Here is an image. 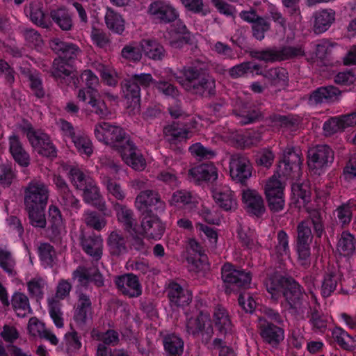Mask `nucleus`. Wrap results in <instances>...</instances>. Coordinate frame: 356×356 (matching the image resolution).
Listing matches in <instances>:
<instances>
[{
    "label": "nucleus",
    "mask_w": 356,
    "mask_h": 356,
    "mask_svg": "<svg viewBox=\"0 0 356 356\" xmlns=\"http://www.w3.org/2000/svg\"><path fill=\"white\" fill-rule=\"evenodd\" d=\"M300 154L288 147L279 162L276 172L268 178L264 186V193L268 206L273 212L282 211L285 206V179L297 178L300 175Z\"/></svg>",
    "instance_id": "1"
},
{
    "label": "nucleus",
    "mask_w": 356,
    "mask_h": 356,
    "mask_svg": "<svg viewBox=\"0 0 356 356\" xmlns=\"http://www.w3.org/2000/svg\"><path fill=\"white\" fill-rule=\"evenodd\" d=\"M53 51L59 54L53 64V74L56 79H60L61 84L66 83L74 88L78 87L79 79L76 77L74 67L68 62L76 58L79 54V49L74 44L66 43L59 38H54L50 42Z\"/></svg>",
    "instance_id": "2"
},
{
    "label": "nucleus",
    "mask_w": 356,
    "mask_h": 356,
    "mask_svg": "<svg viewBox=\"0 0 356 356\" xmlns=\"http://www.w3.org/2000/svg\"><path fill=\"white\" fill-rule=\"evenodd\" d=\"M307 211L309 219L300 222L298 227L297 252L299 262L302 266L309 263L310 256L309 243L312 238L310 225H313L314 232L318 237H321L324 232L323 213L316 209H307Z\"/></svg>",
    "instance_id": "3"
},
{
    "label": "nucleus",
    "mask_w": 356,
    "mask_h": 356,
    "mask_svg": "<svg viewBox=\"0 0 356 356\" xmlns=\"http://www.w3.org/2000/svg\"><path fill=\"white\" fill-rule=\"evenodd\" d=\"M150 15L164 22H175L176 28L171 29L165 34V38L173 48H181L185 43L182 35L186 32V27L181 20L177 19V10L169 3L162 1L152 3L148 9Z\"/></svg>",
    "instance_id": "4"
},
{
    "label": "nucleus",
    "mask_w": 356,
    "mask_h": 356,
    "mask_svg": "<svg viewBox=\"0 0 356 356\" xmlns=\"http://www.w3.org/2000/svg\"><path fill=\"white\" fill-rule=\"evenodd\" d=\"M169 81L176 79L187 91L194 94H212L215 89V81L209 77L202 75V70L196 67H185L179 74L173 73L171 70L166 71Z\"/></svg>",
    "instance_id": "5"
},
{
    "label": "nucleus",
    "mask_w": 356,
    "mask_h": 356,
    "mask_svg": "<svg viewBox=\"0 0 356 356\" xmlns=\"http://www.w3.org/2000/svg\"><path fill=\"white\" fill-rule=\"evenodd\" d=\"M265 286L271 299L277 300L283 296L291 307H298L303 295L300 285L293 280L285 278L276 273L266 279Z\"/></svg>",
    "instance_id": "6"
},
{
    "label": "nucleus",
    "mask_w": 356,
    "mask_h": 356,
    "mask_svg": "<svg viewBox=\"0 0 356 356\" xmlns=\"http://www.w3.org/2000/svg\"><path fill=\"white\" fill-rule=\"evenodd\" d=\"M81 79L87 86V90L81 89L79 91L78 98L83 102L88 101L94 111L102 118H106L111 114L104 102L97 99V92L94 87L99 83L98 77L90 70L84 71L81 75Z\"/></svg>",
    "instance_id": "7"
},
{
    "label": "nucleus",
    "mask_w": 356,
    "mask_h": 356,
    "mask_svg": "<svg viewBox=\"0 0 356 356\" xmlns=\"http://www.w3.org/2000/svg\"><path fill=\"white\" fill-rule=\"evenodd\" d=\"M153 83L154 79L150 74H135L130 79L126 80L122 86V92L127 107L132 108L134 111H138L140 98L138 84L147 88Z\"/></svg>",
    "instance_id": "8"
},
{
    "label": "nucleus",
    "mask_w": 356,
    "mask_h": 356,
    "mask_svg": "<svg viewBox=\"0 0 356 356\" xmlns=\"http://www.w3.org/2000/svg\"><path fill=\"white\" fill-rule=\"evenodd\" d=\"M96 138L119 151L129 140L123 129L108 122H101L95 125L94 130Z\"/></svg>",
    "instance_id": "9"
},
{
    "label": "nucleus",
    "mask_w": 356,
    "mask_h": 356,
    "mask_svg": "<svg viewBox=\"0 0 356 356\" xmlns=\"http://www.w3.org/2000/svg\"><path fill=\"white\" fill-rule=\"evenodd\" d=\"M103 165V171L101 174L102 184L106 188L108 193L119 200L125 197V193L121 188L119 184L114 181L117 179V175L120 170V165L113 161H107L106 159H100Z\"/></svg>",
    "instance_id": "10"
},
{
    "label": "nucleus",
    "mask_w": 356,
    "mask_h": 356,
    "mask_svg": "<svg viewBox=\"0 0 356 356\" xmlns=\"http://www.w3.org/2000/svg\"><path fill=\"white\" fill-rule=\"evenodd\" d=\"M333 160L334 153L327 145H318L308 151V166L316 174H321Z\"/></svg>",
    "instance_id": "11"
},
{
    "label": "nucleus",
    "mask_w": 356,
    "mask_h": 356,
    "mask_svg": "<svg viewBox=\"0 0 356 356\" xmlns=\"http://www.w3.org/2000/svg\"><path fill=\"white\" fill-rule=\"evenodd\" d=\"M48 200L47 187L41 181H31L25 190L24 203L26 208L45 207Z\"/></svg>",
    "instance_id": "12"
},
{
    "label": "nucleus",
    "mask_w": 356,
    "mask_h": 356,
    "mask_svg": "<svg viewBox=\"0 0 356 356\" xmlns=\"http://www.w3.org/2000/svg\"><path fill=\"white\" fill-rule=\"evenodd\" d=\"M26 133L29 143L36 152L44 156H56V147L46 134L41 131H35L31 127L26 129Z\"/></svg>",
    "instance_id": "13"
},
{
    "label": "nucleus",
    "mask_w": 356,
    "mask_h": 356,
    "mask_svg": "<svg viewBox=\"0 0 356 356\" xmlns=\"http://www.w3.org/2000/svg\"><path fill=\"white\" fill-rule=\"evenodd\" d=\"M222 279L227 285L226 292L230 293L233 289H229L228 285L245 288L250 285L252 277L249 273L236 269L230 264H225L222 267Z\"/></svg>",
    "instance_id": "14"
},
{
    "label": "nucleus",
    "mask_w": 356,
    "mask_h": 356,
    "mask_svg": "<svg viewBox=\"0 0 356 356\" xmlns=\"http://www.w3.org/2000/svg\"><path fill=\"white\" fill-rule=\"evenodd\" d=\"M71 284L66 280H61L57 286L56 296L48 300L49 315L55 325L60 328L63 326V313L60 311V305L57 299H63L70 293Z\"/></svg>",
    "instance_id": "15"
},
{
    "label": "nucleus",
    "mask_w": 356,
    "mask_h": 356,
    "mask_svg": "<svg viewBox=\"0 0 356 356\" xmlns=\"http://www.w3.org/2000/svg\"><path fill=\"white\" fill-rule=\"evenodd\" d=\"M213 200L218 207L225 211H231L236 207V199L234 192L227 185L215 184L211 188Z\"/></svg>",
    "instance_id": "16"
},
{
    "label": "nucleus",
    "mask_w": 356,
    "mask_h": 356,
    "mask_svg": "<svg viewBox=\"0 0 356 356\" xmlns=\"http://www.w3.org/2000/svg\"><path fill=\"white\" fill-rule=\"evenodd\" d=\"M118 152L123 161L134 170L142 171L145 168V159L131 141H127Z\"/></svg>",
    "instance_id": "17"
},
{
    "label": "nucleus",
    "mask_w": 356,
    "mask_h": 356,
    "mask_svg": "<svg viewBox=\"0 0 356 356\" xmlns=\"http://www.w3.org/2000/svg\"><path fill=\"white\" fill-rule=\"evenodd\" d=\"M242 201L247 211L257 217L262 216L266 212L264 200L255 189L248 188L242 193Z\"/></svg>",
    "instance_id": "18"
},
{
    "label": "nucleus",
    "mask_w": 356,
    "mask_h": 356,
    "mask_svg": "<svg viewBox=\"0 0 356 356\" xmlns=\"http://www.w3.org/2000/svg\"><path fill=\"white\" fill-rule=\"evenodd\" d=\"M229 174L232 179L238 182H243L252 175V167L249 161L244 156L233 155L229 162Z\"/></svg>",
    "instance_id": "19"
},
{
    "label": "nucleus",
    "mask_w": 356,
    "mask_h": 356,
    "mask_svg": "<svg viewBox=\"0 0 356 356\" xmlns=\"http://www.w3.org/2000/svg\"><path fill=\"white\" fill-rule=\"evenodd\" d=\"M135 205L143 213L152 211V209L161 211L165 209V203L160 200L159 194L149 190L141 192L136 197Z\"/></svg>",
    "instance_id": "20"
},
{
    "label": "nucleus",
    "mask_w": 356,
    "mask_h": 356,
    "mask_svg": "<svg viewBox=\"0 0 356 356\" xmlns=\"http://www.w3.org/2000/svg\"><path fill=\"white\" fill-rule=\"evenodd\" d=\"M356 125V111L352 113L331 118L323 124V131L327 136H331L345 129Z\"/></svg>",
    "instance_id": "21"
},
{
    "label": "nucleus",
    "mask_w": 356,
    "mask_h": 356,
    "mask_svg": "<svg viewBox=\"0 0 356 356\" xmlns=\"http://www.w3.org/2000/svg\"><path fill=\"white\" fill-rule=\"evenodd\" d=\"M186 328L188 332L192 334L202 332V339L206 343L213 333L209 316L207 314L202 312L195 318H189L186 323Z\"/></svg>",
    "instance_id": "22"
},
{
    "label": "nucleus",
    "mask_w": 356,
    "mask_h": 356,
    "mask_svg": "<svg viewBox=\"0 0 356 356\" xmlns=\"http://www.w3.org/2000/svg\"><path fill=\"white\" fill-rule=\"evenodd\" d=\"M81 190H83V200L86 203L93 205L100 211H104V216H111V211L106 209L105 202L93 179H89L88 184Z\"/></svg>",
    "instance_id": "23"
},
{
    "label": "nucleus",
    "mask_w": 356,
    "mask_h": 356,
    "mask_svg": "<svg viewBox=\"0 0 356 356\" xmlns=\"http://www.w3.org/2000/svg\"><path fill=\"white\" fill-rule=\"evenodd\" d=\"M141 228V234L145 237L149 239L159 240L163 235L165 227L157 216H148L143 218Z\"/></svg>",
    "instance_id": "24"
},
{
    "label": "nucleus",
    "mask_w": 356,
    "mask_h": 356,
    "mask_svg": "<svg viewBox=\"0 0 356 356\" xmlns=\"http://www.w3.org/2000/svg\"><path fill=\"white\" fill-rule=\"evenodd\" d=\"M118 289L129 297H138L142 293V286L138 277L133 274H126L116 278Z\"/></svg>",
    "instance_id": "25"
},
{
    "label": "nucleus",
    "mask_w": 356,
    "mask_h": 356,
    "mask_svg": "<svg viewBox=\"0 0 356 356\" xmlns=\"http://www.w3.org/2000/svg\"><path fill=\"white\" fill-rule=\"evenodd\" d=\"M188 252L189 255L187 257V261L191 265V270L198 271L205 268L207 265V256L197 241H189Z\"/></svg>",
    "instance_id": "26"
},
{
    "label": "nucleus",
    "mask_w": 356,
    "mask_h": 356,
    "mask_svg": "<svg viewBox=\"0 0 356 356\" xmlns=\"http://www.w3.org/2000/svg\"><path fill=\"white\" fill-rule=\"evenodd\" d=\"M259 325L261 329L262 338L273 346H277L284 339V330L268 323L265 317H260L259 318Z\"/></svg>",
    "instance_id": "27"
},
{
    "label": "nucleus",
    "mask_w": 356,
    "mask_h": 356,
    "mask_svg": "<svg viewBox=\"0 0 356 356\" xmlns=\"http://www.w3.org/2000/svg\"><path fill=\"white\" fill-rule=\"evenodd\" d=\"M189 177L198 184L202 181H213L218 179V170L212 163H204L189 170Z\"/></svg>",
    "instance_id": "28"
},
{
    "label": "nucleus",
    "mask_w": 356,
    "mask_h": 356,
    "mask_svg": "<svg viewBox=\"0 0 356 356\" xmlns=\"http://www.w3.org/2000/svg\"><path fill=\"white\" fill-rule=\"evenodd\" d=\"M284 51L286 56L280 51L275 49H266L260 51H255L253 53L252 56L257 59L264 61H275L286 58L287 57L298 56L303 54V50L300 47L299 49L288 48L285 49Z\"/></svg>",
    "instance_id": "29"
},
{
    "label": "nucleus",
    "mask_w": 356,
    "mask_h": 356,
    "mask_svg": "<svg viewBox=\"0 0 356 356\" xmlns=\"http://www.w3.org/2000/svg\"><path fill=\"white\" fill-rule=\"evenodd\" d=\"M200 198L195 194L186 191H177L175 192L169 200L171 207L181 209L186 207L190 209L197 207Z\"/></svg>",
    "instance_id": "30"
},
{
    "label": "nucleus",
    "mask_w": 356,
    "mask_h": 356,
    "mask_svg": "<svg viewBox=\"0 0 356 356\" xmlns=\"http://www.w3.org/2000/svg\"><path fill=\"white\" fill-rule=\"evenodd\" d=\"M26 15L36 25L47 28L50 24V21L44 13L42 4L38 0L31 1L24 9Z\"/></svg>",
    "instance_id": "31"
},
{
    "label": "nucleus",
    "mask_w": 356,
    "mask_h": 356,
    "mask_svg": "<svg viewBox=\"0 0 356 356\" xmlns=\"http://www.w3.org/2000/svg\"><path fill=\"white\" fill-rule=\"evenodd\" d=\"M168 293L172 305L183 307L187 305L191 300V293L176 282L169 284Z\"/></svg>",
    "instance_id": "32"
},
{
    "label": "nucleus",
    "mask_w": 356,
    "mask_h": 356,
    "mask_svg": "<svg viewBox=\"0 0 356 356\" xmlns=\"http://www.w3.org/2000/svg\"><path fill=\"white\" fill-rule=\"evenodd\" d=\"M291 193L293 203L300 209L305 208L311 209L307 207L310 200V188L308 183H294L291 186Z\"/></svg>",
    "instance_id": "33"
},
{
    "label": "nucleus",
    "mask_w": 356,
    "mask_h": 356,
    "mask_svg": "<svg viewBox=\"0 0 356 356\" xmlns=\"http://www.w3.org/2000/svg\"><path fill=\"white\" fill-rule=\"evenodd\" d=\"M28 330L33 337H39L48 341L52 345H57L58 339L56 336L36 318H30L28 324Z\"/></svg>",
    "instance_id": "34"
},
{
    "label": "nucleus",
    "mask_w": 356,
    "mask_h": 356,
    "mask_svg": "<svg viewBox=\"0 0 356 356\" xmlns=\"http://www.w3.org/2000/svg\"><path fill=\"white\" fill-rule=\"evenodd\" d=\"M314 31L320 34L325 32L335 20V12L332 9L321 10L315 13Z\"/></svg>",
    "instance_id": "35"
},
{
    "label": "nucleus",
    "mask_w": 356,
    "mask_h": 356,
    "mask_svg": "<svg viewBox=\"0 0 356 356\" xmlns=\"http://www.w3.org/2000/svg\"><path fill=\"white\" fill-rule=\"evenodd\" d=\"M92 318L91 302L85 295L79 296L74 308L73 318L78 325H83Z\"/></svg>",
    "instance_id": "36"
},
{
    "label": "nucleus",
    "mask_w": 356,
    "mask_h": 356,
    "mask_svg": "<svg viewBox=\"0 0 356 356\" xmlns=\"http://www.w3.org/2000/svg\"><path fill=\"white\" fill-rule=\"evenodd\" d=\"M81 245L85 252L98 260L102 257L103 239L100 235L93 234L88 237H83Z\"/></svg>",
    "instance_id": "37"
},
{
    "label": "nucleus",
    "mask_w": 356,
    "mask_h": 356,
    "mask_svg": "<svg viewBox=\"0 0 356 356\" xmlns=\"http://www.w3.org/2000/svg\"><path fill=\"white\" fill-rule=\"evenodd\" d=\"M340 91L334 86L321 87L314 91L310 96L311 104L331 102L339 99Z\"/></svg>",
    "instance_id": "38"
},
{
    "label": "nucleus",
    "mask_w": 356,
    "mask_h": 356,
    "mask_svg": "<svg viewBox=\"0 0 356 356\" xmlns=\"http://www.w3.org/2000/svg\"><path fill=\"white\" fill-rule=\"evenodd\" d=\"M113 209L116 212L118 221L124 228L131 234H136V221L133 218L131 210L119 203H115Z\"/></svg>",
    "instance_id": "39"
},
{
    "label": "nucleus",
    "mask_w": 356,
    "mask_h": 356,
    "mask_svg": "<svg viewBox=\"0 0 356 356\" xmlns=\"http://www.w3.org/2000/svg\"><path fill=\"white\" fill-rule=\"evenodd\" d=\"M9 150L14 160L19 165L27 166L29 164V155L23 149L19 138L15 135L9 137Z\"/></svg>",
    "instance_id": "40"
},
{
    "label": "nucleus",
    "mask_w": 356,
    "mask_h": 356,
    "mask_svg": "<svg viewBox=\"0 0 356 356\" xmlns=\"http://www.w3.org/2000/svg\"><path fill=\"white\" fill-rule=\"evenodd\" d=\"M270 254L272 258L277 261H283L289 259V238L284 232H279L277 234V244L271 250Z\"/></svg>",
    "instance_id": "41"
},
{
    "label": "nucleus",
    "mask_w": 356,
    "mask_h": 356,
    "mask_svg": "<svg viewBox=\"0 0 356 356\" xmlns=\"http://www.w3.org/2000/svg\"><path fill=\"white\" fill-rule=\"evenodd\" d=\"M73 277L81 285H85L90 281L94 282L97 286L102 285L104 282L102 275L95 268L88 271L83 267H79L74 272Z\"/></svg>",
    "instance_id": "42"
},
{
    "label": "nucleus",
    "mask_w": 356,
    "mask_h": 356,
    "mask_svg": "<svg viewBox=\"0 0 356 356\" xmlns=\"http://www.w3.org/2000/svg\"><path fill=\"white\" fill-rule=\"evenodd\" d=\"M143 55L154 60H162L165 55L163 47L154 40H143Z\"/></svg>",
    "instance_id": "43"
},
{
    "label": "nucleus",
    "mask_w": 356,
    "mask_h": 356,
    "mask_svg": "<svg viewBox=\"0 0 356 356\" xmlns=\"http://www.w3.org/2000/svg\"><path fill=\"white\" fill-rule=\"evenodd\" d=\"M213 321L216 327L222 334H227L232 330V323L227 310L220 306L217 307L213 313Z\"/></svg>",
    "instance_id": "44"
},
{
    "label": "nucleus",
    "mask_w": 356,
    "mask_h": 356,
    "mask_svg": "<svg viewBox=\"0 0 356 356\" xmlns=\"http://www.w3.org/2000/svg\"><path fill=\"white\" fill-rule=\"evenodd\" d=\"M163 346L168 356H180L184 351L183 340L174 334L165 337Z\"/></svg>",
    "instance_id": "45"
},
{
    "label": "nucleus",
    "mask_w": 356,
    "mask_h": 356,
    "mask_svg": "<svg viewBox=\"0 0 356 356\" xmlns=\"http://www.w3.org/2000/svg\"><path fill=\"white\" fill-rule=\"evenodd\" d=\"M163 134L165 139L172 144H176L191 136L189 131L179 128L175 124L166 126L163 129Z\"/></svg>",
    "instance_id": "46"
},
{
    "label": "nucleus",
    "mask_w": 356,
    "mask_h": 356,
    "mask_svg": "<svg viewBox=\"0 0 356 356\" xmlns=\"http://www.w3.org/2000/svg\"><path fill=\"white\" fill-rule=\"evenodd\" d=\"M11 304L14 311L19 317L26 316L31 311L29 298L22 293H15L12 296Z\"/></svg>",
    "instance_id": "47"
},
{
    "label": "nucleus",
    "mask_w": 356,
    "mask_h": 356,
    "mask_svg": "<svg viewBox=\"0 0 356 356\" xmlns=\"http://www.w3.org/2000/svg\"><path fill=\"white\" fill-rule=\"evenodd\" d=\"M72 142L77 150L83 157H89L93 152L91 140L86 134L79 133L72 138Z\"/></svg>",
    "instance_id": "48"
},
{
    "label": "nucleus",
    "mask_w": 356,
    "mask_h": 356,
    "mask_svg": "<svg viewBox=\"0 0 356 356\" xmlns=\"http://www.w3.org/2000/svg\"><path fill=\"white\" fill-rule=\"evenodd\" d=\"M59 173L62 175L69 174L72 183L81 190L88 184V180L90 179V177H86L79 169L72 168L69 170L66 165H61L59 168Z\"/></svg>",
    "instance_id": "49"
},
{
    "label": "nucleus",
    "mask_w": 356,
    "mask_h": 356,
    "mask_svg": "<svg viewBox=\"0 0 356 356\" xmlns=\"http://www.w3.org/2000/svg\"><path fill=\"white\" fill-rule=\"evenodd\" d=\"M355 247L356 241L354 236L349 232H343L337 243V251L339 254L349 256L355 252Z\"/></svg>",
    "instance_id": "50"
},
{
    "label": "nucleus",
    "mask_w": 356,
    "mask_h": 356,
    "mask_svg": "<svg viewBox=\"0 0 356 356\" xmlns=\"http://www.w3.org/2000/svg\"><path fill=\"white\" fill-rule=\"evenodd\" d=\"M122 57L129 61H139L143 55V41L125 45L121 51Z\"/></svg>",
    "instance_id": "51"
},
{
    "label": "nucleus",
    "mask_w": 356,
    "mask_h": 356,
    "mask_svg": "<svg viewBox=\"0 0 356 356\" xmlns=\"http://www.w3.org/2000/svg\"><path fill=\"white\" fill-rule=\"evenodd\" d=\"M105 22L112 31L121 34L124 30V20L122 16L111 9H108L105 15Z\"/></svg>",
    "instance_id": "52"
},
{
    "label": "nucleus",
    "mask_w": 356,
    "mask_h": 356,
    "mask_svg": "<svg viewBox=\"0 0 356 356\" xmlns=\"http://www.w3.org/2000/svg\"><path fill=\"white\" fill-rule=\"evenodd\" d=\"M332 335L337 343L343 349L352 350L356 348V339L341 327H336Z\"/></svg>",
    "instance_id": "53"
},
{
    "label": "nucleus",
    "mask_w": 356,
    "mask_h": 356,
    "mask_svg": "<svg viewBox=\"0 0 356 356\" xmlns=\"http://www.w3.org/2000/svg\"><path fill=\"white\" fill-rule=\"evenodd\" d=\"M107 243L111 254L120 255L127 252L124 238L117 232H112L108 238Z\"/></svg>",
    "instance_id": "54"
},
{
    "label": "nucleus",
    "mask_w": 356,
    "mask_h": 356,
    "mask_svg": "<svg viewBox=\"0 0 356 356\" xmlns=\"http://www.w3.org/2000/svg\"><path fill=\"white\" fill-rule=\"evenodd\" d=\"M94 67L101 74L103 81L108 86H113L118 83V75L113 67L101 63H95Z\"/></svg>",
    "instance_id": "55"
},
{
    "label": "nucleus",
    "mask_w": 356,
    "mask_h": 356,
    "mask_svg": "<svg viewBox=\"0 0 356 356\" xmlns=\"http://www.w3.org/2000/svg\"><path fill=\"white\" fill-rule=\"evenodd\" d=\"M51 17L63 30L67 31L71 29L72 25V19L65 9L60 8L52 10Z\"/></svg>",
    "instance_id": "56"
},
{
    "label": "nucleus",
    "mask_w": 356,
    "mask_h": 356,
    "mask_svg": "<svg viewBox=\"0 0 356 356\" xmlns=\"http://www.w3.org/2000/svg\"><path fill=\"white\" fill-rule=\"evenodd\" d=\"M339 279L340 276L336 272L325 275L321 286V294L323 297H328L334 292Z\"/></svg>",
    "instance_id": "57"
},
{
    "label": "nucleus",
    "mask_w": 356,
    "mask_h": 356,
    "mask_svg": "<svg viewBox=\"0 0 356 356\" xmlns=\"http://www.w3.org/2000/svg\"><path fill=\"white\" fill-rule=\"evenodd\" d=\"M254 70H259L256 64L250 62L243 63L232 67L229 70V74L233 78H238L250 73L252 74Z\"/></svg>",
    "instance_id": "58"
},
{
    "label": "nucleus",
    "mask_w": 356,
    "mask_h": 356,
    "mask_svg": "<svg viewBox=\"0 0 356 356\" xmlns=\"http://www.w3.org/2000/svg\"><path fill=\"white\" fill-rule=\"evenodd\" d=\"M266 76L273 81L275 85L282 88L286 85L288 74L284 68H272L268 71Z\"/></svg>",
    "instance_id": "59"
},
{
    "label": "nucleus",
    "mask_w": 356,
    "mask_h": 356,
    "mask_svg": "<svg viewBox=\"0 0 356 356\" xmlns=\"http://www.w3.org/2000/svg\"><path fill=\"white\" fill-rule=\"evenodd\" d=\"M46 282L40 277H35L27 282L29 292L37 298L42 297Z\"/></svg>",
    "instance_id": "60"
},
{
    "label": "nucleus",
    "mask_w": 356,
    "mask_h": 356,
    "mask_svg": "<svg viewBox=\"0 0 356 356\" xmlns=\"http://www.w3.org/2000/svg\"><path fill=\"white\" fill-rule=\"evenodd\" d=\"M39 256L44 267L50 266L54 262L55 251L48 243L41 244L38 248Z\"/></svg>",
    "instance_id": "61"
},
{
    "label": "nucleus",
    "mask_w": 356,
    "mask_h": 356,
    "mask_svg": "<svg viewBox=\"0 0 356 356\" xmlns=\"http://www.w3.org/2000/svg\"><path fill=\"white\" fill-rule=\"evenodd\" d=\"M45 207L42 208H26L31 223L34 227H44L46 225V219L44 213Z\"/></svg>",
    "instance_id": "62"
},
{
    "label": "nucleus",
    "mask_w": 356,
    "mask_h": 356,
    "mask_svg": "<svg viewBox=\"0 0 356 356\" xmlns=\"http://www.w3.org/2000/svg\"><path fill=\"white\" fill-rule=\"evenodd\" d=\"M15 262L11 254L4 250H0V267L9 275H15Z\"/></svg>",
    "instance_id": "63"
},
{
    "label": "nucleus",
    "mask_w": 356,
    "mask_h": 356,
    "mask_svg": "<svg viewBox=\"0 0 356 356\" xmlns=\"http://www.w3.org/2000/svg\"><path fill=\"white\" fill-rule=\"evenodd\" d=\"M84 220L87 225L96 230H101L106 224V220L104 217L99 216L95 212L88 211L84 215Z\"/></svg>",
    "instance_id": "64"
}]
</instances>
